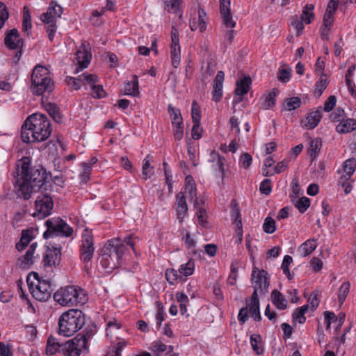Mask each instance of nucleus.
Wrapping results in <instances>:
<instances>
[{"label":"nucleus","mask_w":356,"mask_h":356,"mask_svg":"<svg viewBox=\"0 0 356 356\" xmlns=\"http://www.w3.org/2000/svg\"><path fill=\"white\" fill-rule=\"evenodd\" d=\"M301 103V99L298 97L287 98L283 103V108L286 111H291L300 107Z\"/></svg>","instance_id":"31"},{"label":"nucleus","mask_w":356,"mask_h":356,"mask_svg":"<svg viewBox=\"0 0 356 356\" xmlns=\"http://www.w3.org/2000/svg\"><path fill=\"white\" fill-rule=\"evenodd\" d=\"M171 60L175 68H177L180 63V45L179 31L177 28L172 26L171 30Z\"/></svg>","instance_id":"14"},{"label":"nucleus","mask_w":356,"mask_h":356,"mask_svg":"<svg viewBox=\"0 0 356 356\" xmlns=\"http://www.w3.org/2000/svg\"><path fill=\"white\" fill-rule=\"evenodd\" d=\"M278 90L277 89H273L268 94H267L265 97V100L264 103V108L265 109H269L273 107L275 104V97L277 95Z\"/></svg>","instance_id":"45"},{"label":"nucleus","mask_w":356,"mask_h":356,"mask_svg":"<svg viewBox=\"0 0 356 356\" xmlns=\"http://www.w3.org/2000/svg\"><path fill=\"white\" fill-rule=\"evenodd\" d=\"M252 282L256 291H259L261 293H265L269 286V280L267 277V273L262 270H260L254 268L252 272Z\"/></svg>","instance_id":"13"},{"label":"nucleus","mask_w":356,"mask_h":356,"mask_svg":"<svg viewBox=\"0 0 356 356\" xmlns=\"http://www.w3.org/2000/svg\"><path fill=\"white\" fill-rule=\"evenodd\" d=\"M316 247L317 243L315 239H308L299 247L298 252L305 257L312 254Z\"/></svg>","instance_id":"27"},{"label":"nucleus","mask_w":356,"mask_h":356,"mask_svg":"<svg viewBox=\"0 0 356 356\" xmlns=\"http://www.w3.org/2000/svg\"><path fill=\"white\" fill-rule=\"evenodd\" d=\"M85 314L79 309H70L59 318L58 334L70 337L79 330L85 324Z\"/></svg>","instance_id":"3"},{"label":"nucleus","mask_w":356,"mask_h":356,"mask_svg":"<svg viewBox=\"0 0 356 356\" xmlns=\"http://www.w3.org/2000/svg\"><path fill=\"white\" fill-rule=\"evenodd\" d=\"M152 159V156L150 154H148L145 159H144V163L143 165V175L144 179L146 180L150 177L151 173V167H150V161Z\"/></svg>","instance_id":"50"},{"label":"nucleus","mask_w":356,"mask_h":356,"mask_svg":"<svg viewBox=\"0 0 356 356\" xmlns=\"http://www.w3.org/2000/svg\"><path fill=\"white\" fill-rule=\"evenodd\" d=\"M291 188L293 194L290 195L291 198V201L294 202V200L297 198V195L300 193V186L299 185L298 179L297 178H293L291 181Z\"/></svg>","instance_id":"60"},{"label":"nucleus","mask_w":356,"mask_h":356,"mask_svg":"<svg viewBox=\"0 0 356 356\" xmlns=\"http://www.w3.org/2000/svg\"><path fill=\"white\" fill-rule=\"evenodd\" d=\"M54 207L52 198L47 195H40L35 201V211L33 214L38 219H43L51 213Z\"/></svg>","instance_id":"9"},{"label":"nucleus","mask_w":356,"mask_h":356,"mask_svg":"<svg viewBox=\"0 0 356 356\" xmlns=\"http://www.w3.org/2000/svg\"><path fill=\"white\" fill-rule=\"evenodd\" d=\"M47 230L43 234L44 239L62 236L68 237L73 233V229L60 218H51L44 222Z\"/></svg>","instance_id":"6"},{"label":"nucleus","mask_w":356,"mask_h":356,"mask_svg":"<svg viewBox=\"0 0 356 356\" xmlns=\"http://www.w3.org/2000/svg\"><path fill=\"white\" fill-rule=\"evenodd\" d=\"M224 78V72L218 71L214 79L213 83V100L216 102H218L222 98Z\"/></svg>","instance_id":"19"},{"label":"nucleus","mask_w":356,"mask_h":356,"mask_svg":"<svg viewBox=\"0 0 356 356\" xmlns=\"http://www.w3.org/2000/svg\"><path fill=\"white\" fill-rule=\"evenodd\" d=\"M31 125L35 134L34 140L36 142L45 140L51 134L50 122L44 114L34 113L28 118V124Z\"/></svg>","instance_id":"5"},{"label":"nucleus","mask_w":356,"mask_h":356,"mask_svg":"<svg viewBox=\"0 0 356 356\" xmlns=\"http://www.w3.org/2000/svg\"><path fill=\"white\" fill-rule=\"evenodd\" d=\"M4 43L9 49L19 50L17 53L16 56L18 58L21 56L24 41L20 38L18 31L16 29H13L6 33Z\"/></svg>","instance_id":"12"},{"label":"nucleus","mask_w":356,"mask_h":356,"mask_svg":"<svg viewBox=\"0 0 356 356\" xmlns=\"http://www.w3.org/2000/svg\"><path fill=\"white\" fill-rule=\"evenodd\" d=\"M20 166V178L17 180L15 193L17 197L29 200L33 193L38 192L44 185L47 178L46 170L42 168H33L31 160L24 156L17 165Z\"/></svg>","instance_id":"1"},{"label":"nucleus","mask_w":356,"mask_h":356,"mask_svg":"<svg viewBox=\"0 0 356 356\" xmlns=\"http://www.w3.org/2000/svg\"><path fill=\"white\" fill-rule=\"evenodd\" d=\"M191 117L193 123H200L201 111L196 101L192 103Z\"/></svg>","instance_id":"49"},{"label":"nucleus","mask_w":356,"mask_h":356,"mask_svg":"<svg viewBox=\"0 0 356 356\" xmlns=\"http://www.w3.org/2000/svg\"><path fill=\"white\" fill-rule=\"evenodd\" d=\"M123 91L127 95L137 96L139 94L138 76L134 75L133 81L124 83Z\"/></svg>","instance_id":"26"},{"label":"nucleus","mask_w":356,"mask_h":356,"mask_svg":"<svg viewBox=\"0 0 356 356\" xmlns=\"http://www.w3.org/2000/svg\"><path fill=\"white\" fill-rule=\"evenodd\" d=\"M252 80L250 76H244L236 82V87L235 89V94L237 96H242L248 92Z\"/></svg>","instance_id":"23"},{"label":"nucleus","mask_w":356,"mask_h":356,"mask_svg":"<svg viewBox=\"0 0 356 356\" xmlns=\"http://www.w3.org/2000/svg\"><path fill=\"white\" fill-rule=\"evenodd\" d=\"M355 129L356 120L350 118L343 120L336 127L337 131L340 134L348 133Z\"/></svg>","instance_id":"28"},{"label":"nucleus","mask_w":356,"mask_h":356,"mask_svg":"<svg viewBox=\"0 0 356 356\" xmlns=\"http://www.w3.org/2000/svg\"><path fill=\"white\" fill-rule=\"evenodd\" d=\"M54 89V83L51 80L44 81L40 79L31 82V90L33 95H42L44 92H51Z\"/></svg>","instance_id":"17"},{"label":"nucleus","mask_w":356,"mask_h":356,"mask_svg":"<svg viewBox=\"0 0 356 356\" xmlns=\"http://www.w3.org/2000/svg\"><path fill=\"white\" fill-rule=\"evenodd\" d=\"M81 77L82 79V83H87L90 85L91 88L98 81L97 76L95 74L83 73L81 75Z\"/></svg>","instance_id":"58"},{"label":"nucleus","mask_w":356,"mask_h":356,"mask_svg":"<svg viewBox=\"0 0 356 356\" xmlns=\"http://www.w3.org/2000/svg\"><path fill=\"white\" fill-rule=\"evenodd\" d=\"M44 107L49 115L56 123H61L63 120V115L60 112V108L54 103H47Z\"/></svg>","instance_id":"22"},{"label":"nucleus","mask_w":356,"mask_h":356,"mask_svg":"<svg viewBox=\"0 0 356 356\" xmlns=\"http://www.w3.org/2000/svg\"><path fill=\"white\" fill-rule=\"evenodd\" d=\"M35 288L29 286L33 298L39 301H47L51 297L53 289L49 280H38Z\"/></svg>","instance_id":"10"},{"label":"nucleus","mask_w":356,"mask_h":356,"mask_svg":"<svg viewBox=\"0 0 356 356\" xmlns=\"http://www.w3.org/2000/svg\"><path fill=\"white\" fill-rule=\"evenodd\" d=\"M168 111L171 118L172 124L175 125L177 124H182L183 120L181 115L180 110L175 108L172 104H169L168 106Z\"/></svg>","instance_id":"33"},{"label":"nucleus","mask_w":356,"mask_h":356,"mask_svg":"<svg viewBox=\"0 0 356 356\" xmlns=\"http://www.w3.org/2000/svg\"><path fill=\"white\" fill-rule=\"evenodd\" d=\"M90 47L89 44L83 42L76 52V60L80 69L86 68L91 60Z\"/></svg>","instance_id":"16"},{"label":"nucleus","mask_w":356,"mask_h":356,"mask_svg":"<svg viewBox=\"0 0 356 356\" xmlns=\"http://www.w3.org/2000/svg\"><path fill=\"white\" fill-rule=\"evenodd\" d=\"M72 345L70 339L60 343L55 337L50 336L47 343L46 353L53 355L56 353H60L65 356H79L78 352L74 350Z\"/></svg>","instance_id":"8"},{"label":"nucleus","mask_w":356,"mask_h":356,"mask_svg":"<svg viewBox=\"0 0 356 356\" xmlns=\"http://www.w3.org/2000/svg\"><path fill=\"white\" fill-rule=\"evenodd\" d=\"M333 23V19H327L323 18V24L320 29L321 37L324 40H327L329 38V33L331 26Z\"/></svg>","instance_id":"42"},{"label":"nucleus","mask_w":356,"mask_h":356,"mask_svg":"<svg viewBox=\"0 0 356 356\" xmlns=\"http://www.w3.org/2000/svg\"><path fill=\"white\" fill-rule=\"evenodd\" d=\"M293 259L289 255H285L282 264V269L283 273L287 276L289 280L292 279V276L289 270V265L292 263Z\"/></svg>","instance_id":"51"},{"label":"nucleus","mask_w":356,"mask_h":356,"mask_svg":"<svg viewBox=\"0 0 356 356\" xmlns=\"http://www.w3.org/2000/svg\"><path fill=\"white\" fill-rule=\"evenodd\" d=\"M261 343V337L259 335H252L250 337V343L253 350L257 354L260 355L263 353V348L259 346Z\"/></svg>","instance_id":"47"},{"label":"nucleus","mask_w":356,"mask_h":356,"mask_svg":"<svg viewBox=\"0 0 356 356\" xmlns=\"http://www.w3.org/2000/svg\"><path fill=\"white\" fill-rule=\"evenodd\" d=\"M97 327L94 324L88 325L82 332L78 334L71 340L74 350L81 354H88L89 352L88 341L96 334Z\"/></svg>","instance_id":"7"},{"label":"nucleus","mask_w":356,"mask_h":356,"mask_svg":"<svg viewBox=\"0 0 356 356\" xmlns=\"http://www.w3.org/2000/svg\"><path fill=\"white\" fill-rule=\"evenodd\" d=\"M177 201H176V211L177 218L179 220L180 222H181L187 214L188 212V206L186 202V197L182 192H179L177 195Z\"/></svg>","instance_id":"20"},{"label":"nucleus","mask_w":356,"mask_h":356,"mask_svg":"<svg viewBox=\"0 0 356 356\" xmlns=\"http://www.w3.org/2000/svg\"><path fill=\"white\" fill-rule=\"evenodd\" d=\"M63 12V8L56 1H52L50 2L47 12L41 15L40 19L44 23H56V19L61 17Z\"/></svg>","instance_id":"15"},{"label":"nucleus","mask_w":356,"mask_h":356,"mask_svg":"<svg viewBox=\"0 0 356 356\" xmlns=\"http://www.w3.org/2000/svg\"><path fill=\"white\" fill-rule=\"evenodd\" d=\"M28 124V118L26 120L25 122L22 127L21 130V138L22 140L24 143H35L36 142L35 140H34L33 135L35 134L33 133V130L32 127H31V125L27 124Z\"/></svg>","instance_id":"29"},{"label":"nucleus","mask_w":356,"mask_h":356,"mask_svg":"<svg viewBox=\"0 0 356 356\" xmlns=\"http://www.w3.org/2000/svg\"><path fill=\"white\" fill-rule=\"evenodd\" d=\"M314 9V4H307L303 8L302 13L301 15V20L307 24H310L314 18L313 13Z\"/></svg>","instance_id":"32"},{"label":"nucleus","mask_w":356,"mask_h":356,"mask_svg":"<svg viewBox=\"0 0 356 356\" xmlns=\"http://www.w3.org/2000/svg\"><path fill=\"white\" fill-rule=\"evenodd\" d=\"M328 84V81L326 78V75L324 73H322L320 75V78L318 81L315 84V93L320 97L325 89L327 88Z\"/></svg>","instance_id":"38"},{"label":"nucleus","mask_w":356,"mask_h":356,"mask_svg":"<svg viewBox=\"0 0 356 356\" xmlns=\"http://www.w3.org/2000/svg\"><path fill=\"white\" fill-rule=\"evenodd\" d=\"M61 260V246H54L51 243L47 245L42 262L45 267L58 266Z\"/></svg>","instance_id":"11"},{"label":"nucleus","mask_w":356,"mask_h":356,"mask_svg":"<svg viewBox=\"0 0 356 356\" xmlns=\"http://www.w3.org/2000/svg\"><path fill=\"white\" fill-rule=\"evenodd\" d=\"M182 0H164L165 8L168 12L175 13Z\"/></svg>","instance_id":"52"},{"label":"nucleus","mask_w":356,"mask_h":356,"mask_svg":"<svg viewBox=\"0 0 356 356\" xmlns=\"http://www.w3.org/2000/svg\"><path fill=\"white\" fill-rule=\"evenodd\" d=\"M260 192L264 195H269L272 191L271 181L268 179H266L261 181L259 186Z\"/></svg>","instance_id":"61"},{"label":"nucleus","mask_w":356,"mask_h":356,"mask_svg":"<svg viewBox=\"0 0 356 356\" xmlns=\"http://www.w3.org/2000/svg\"><path fill=\"white\" fill-rule=\"evenodd\" d=\"M152 351L156 353L157 354L168 351V353L172 352L173 347L172 346H167L163 343L161 341H154L151 345Z\"/></svg>","instance_id":"39"},{"label":"nucleus","mask_w":356,"mask_h":356,"mask_svg":"<svg viewBox=\"0 0 356 356\" xmlns=\"http://www.w3.org/2000/svg\"><path fill=\"white\" fill-rule=\"evenodd\" d=\"M127 245L134 249V243L131 235L123 240L115 238L108 241V244L104 245L102 250L100 257L102 266L108 272L119 268L122 265V256L127 250Z\"/></svg>","instance_id":"2"},{"label":"nucleus","mask_w":356,"mask_h":356,"mask_svg":"<svg viewBox=\"0 0 356 356\" xmlns=\"http://www.w3.org/2000/svg\"><path fill=\"white\" fill-rule=\"evenodd\" d=\"M273 304L279 309L284 310L286 309L288 303L285 297L277 289L271 292Z\"/></svg>","instance_id":"25"},{"label":"nucleus","mask_w":356,"mask_h":356,"mask_svg":"<svg viewBox=\"0 0 356 356\" xmlns=\"http://www.w3.org/2000/svg\"><path fill=\"white\" fill-rule=\"evenodd\" d=\"M264 231L268 234H272L275 231V222L270 218L267 217L263 225Z\"/></svg>","instance_id":"53"},{"label":"nucleus","mask_w":356,"mask_h":356,"mask_svg":"<svg viewBox=\"0 0 356 356\" xmlns=\"http://www.w3.org/2000/svg\"><path fill=\"white\" fill-rule=\"evenodd\" d=\"M322 118V111L321 108L311 111L307 117V123L305 126L309 129H312L315 128L320 122Z\"/></svg>","instance_id":"24"},{"label":"nucleus","mask_w":356,"mask_h":356,"mask_svg":"<svg viewBox=\"0 0 356 356\" xmlns=\"http://www.w3.org/2000/svg\"><path fill=\"white\" fill-rule=\"evenodd\" d=\"M40 79H44V81L51 80L50 71L47 67L38 65L33 70L31 74V82H35L36 80L38 81Z\"/></svg>","instance_id":"21"},{"label":"nucleus","mask_w":356,"mask_h":356,"mask_svg":"<svg viewBox=\"0 0 356 356\" xmlns=\"http://www.w3.org/2000/svg\"><path fill=\"white\" fill-rule=\"evenodd\" d=\"M173 127V134L175 140H180L184 136V124H177L172 125Z\"/></svg>","instance_id":"64"},{"label":"nucleus","mask_w":356,"mask_h":356,"mask_svg":"<svg viewBox=\"0 0 356 356\" xmlns=\"http://www.w3.org/2000/svg\"><path fill=\"white\" fill-rule=\"evenodd\" d=\"M190 27L193 31L199 30L200 32H203L206 29V23L204 19L201 17L200 12H199V16L197 18L194 17L191 20Z\"/></svg>","instance_id":"35"},{"label":"nucleus","mask_w":356,"mask_h":356,"mask_svg":"<svg viewBox=\"0 0 356 356\" xmlns=\"http://www.w3.org/2000/svg\"><path fill=\"white\" fill-rule=\"evenodd\" d=\"M356 170V159L351 158L344 162L343 172L353 175Z\"/></svg>","instance_id":"48"},{"label":"nucleus","mask_w":356,"mask_h":356,"mask_svg":"<svg viewBox=\"0 0 356 356\" xmlns=\"http://www.w3.org/2000/svg\"><path fill=\"white\" fill-rule=\"evenodd\" d=\"M223 24L227 28L233 29L236 26V22L233 20L231 13L221 14Z\"/></svg>","instance_id":"57"},{"label":"nucleus","mask_w":356,"mask_h":356,"mask_svg":"<svg viewBox=\"0 0 356 356\" xmlns=\"http://www.w3.org/2000/svg\"><path fill=\"white\" fill-rule=\"evenodd\" d=\"M296 208L301 213H303L309 208L310 205V200L307 197H302L297 200L293 202Z\"/></svg>","instance_id":"44"},{"label":"nucleus","mask_w":356,"mask_h":356,"mask_svg":"<svg viewBox=\"0 0 356 356\" xmlns=\"http://www.w3.org/2000/svg\"><path fill=\"white\" fill-rule=\"evenodd\" d=\"M248 307L249 312L251 314L252 317L254 318L256 321H259L261 319L259 312V304H249Z\"/></svg>","instance_id":"59"},{"label":"nucleus","mask_w":356,"mask_h":356,"mask_svg":"<svg viewBox=\"0 0 356 356\" xmlns=\"http://www.w3.org/2000/svg\"><path fill=\"white\" fill-rule=\"evenodd\" d=\"M309 305H305L300 307H298L293 314V319L298 321L299 323L302 324L305 322L306 318L305 314L309 309Z\"/></svg>","instance_id":"36"},{"label":"nucleus","mask_w":356,"mask_h":356,"mask_svg":"<svg viewBox=\"0 0 356 356\" xmlns=\"http://www.w3.org/2000/svg\"><path fill=\"white\" fill-rule=\"evenodd\" d=\"M32 28L31 17L29 9L24 6L23 13L22 31L26 32L28 35Z\"/></svg>","instance_id":"40"},{"label":"nucleus","mask_w":356,"mask_h":356,"mask_svg":"<svg viewBox=\"0 0 356 356\" xmlns=\"http://www.w3.org/2000/svg\"><path fill=\"white\" fill-rule=\"evenodd\" d=\"M350 284L349 282H343L341 285L340 286L338 291V301L341 305L346 298L347 297L348 294L350 292Z\"/></svg>","instance_id":"41"},{"label":"nucleus","mask_w":356,"mask_h":356,"mask_svg":"<svg viewBox=\"0 0 356 356\" xmlns=\"http://www.w3.org/2000/svg\"><path fill=\"white\" fill-rule=\"evenodd\" d=\"M339 0H330L327 4L323 18L333 19Z\"/></svg>","instance_id":"43"},{"label":"nucleus","mask_w":356,"mask_h":356,"mask_svg":"<svg viewBox=\"0 0 356 356\" xmlns=\"http://www.w3.org/2000/svg\"><path fill=\"white\" fill-rule=\"evenodd\" d=\"M231 215L232 217L234 219V223L236 224L238 230L239 231L238 232V234L241 235V237L242 236V222H241V212L238 207L236 205V204H234V205L232 207L231 210Z\"/></svg>","instance_id":"37"},{"label":"nucleus","mask_w":356,"mask_h":356,"mask_svg":"<svg viewBox=\"0 0 356 356\" xmlns=\"http://www.w3.org/2000/svg\"><path fill=\"white\" fill-rule=\"evenodd\" d=\"M33 254L34 253L28 250L24 256L19 258L17 265L22 268H29L33 264Z\"/></svg>","instance_id":"34"},{"label":"nucleus","mask_w":356,"mask_h":356,"mask_svg":"<svg viewBox=\"0 0 356 356\" xmlns=\"http://www.w3.org/2000/svg\"><path fill=\"white\" fill-rule=\"evenodd\" d=\"M195 264L192 259H190L186 264L180 266L179 272L186 277L191 275L194 272Z\"/></svg>","instance_id":"46"},{"label":"nucleus","mask_w":356,"mask_h":356,"mask_svg":"<svg viewBox=\"0 0 356 356\" xmlns=\"http://www.w3.org/2000/svg\"><path fill=\"white\" fill-rule=\"evenodd\" d=\"M92 92V96L95 98H102L105 96L106 92L102 85H93L91 88Z\"/></svg>","instance_id":"62"},{"label":"nucleus","mask_w":356,"mask_h":356,"mask_svg":"<svg viewBox=\"0 0 356 356\" xmlns=\"http://www.w3.org/2000/svg\"><path fill=\"white\" fill-rule=\"evenodd\" d=\"M322 142L320 138H314L311 140L308 150V154L312 159V161H314L316 159L318 153L320 152Z\"/></svg>","instance_id":"30"},{"label":"nucleus","mask_w":356,"mask_h":356,"mask_svg":"<svg viewBox=\"0 0 356 356\" xmlns=\"http://www.w3.org/2000/svg\"><path fill=\"white\" fill-rule=\"evenodd\" d=\"M237 270L238 268L236 265L234 263H232L230 266V274L227 280V284L231 286L235 285L237 279Z\"/></svg>","instance_id":"54"},{"label":"nucleus","mask_w":356,"mask_h":356,"mask_svg":"<svg viewBox=\"0 0 356 356\" xmlns=\"http://www.w3.org/2000/svg\"><path fill=\"white\" fill-rule=\"evenodd\" d=\"M9 13L6 6L0 1V29L4 26L6 21L8 19Z\"/></svg>","instance_id":"55"},{"label":"nucleus","mask_w":356,"mask_h":356,"mask_svg":"<svg viewBox=\"0 0 356 356\" xmlns=\"http://www.w3.org/2000/svg\"><path fill=\"white\" fill-rule=\"evenodd\" d=\"M94 250L92 237L90 235L86 236L81 247V259L84 262L90 261L93 256Z\"/></svg>","instance_id":"18"},{"label":"nucleus","mask_w":356,"mask_h":356,"mask_svg":"<svg viewBox=\"0 0 356 356\" xmlns=\"http://www.w3.org/2000/svg\"><path fill=\"white\" fill-rule=\"evenodd\" d=\"M65 81L68 86H71L75 90L79 89L81 86L82 79L81 77V75L79 76L78 78L67 76Z\"/></svg>","instance_id":"56"},{"label":"nucleus","mask_w":356,"mask_h":356,"mask_svg":"<svg viewBox=\"0 0 356 356\" xmlns=\"http://www.w3.org/2000/svg\"><path fill=\"white\" fill-rule=\"evenodd\" d=\"M54 300L61 306L82 305L88 300L83 290L74 286L61 287L54 293Z\"/></svg>","instance_id":"4"},{"label":"nucleus","mask_w":356,"mask_h":356,"mask_svg":"<svg viewBox=\"0 0 356 356\" xmlns=\"http://www.w3.org/2000/svg\"><path fill=\"white\" fill-rule=\"evenodd\" d=\"M165 278L170 284H175L178 278V274L175 269H167L165 271Z\"/></svg>","instance_id":"63"}]
</instances>
